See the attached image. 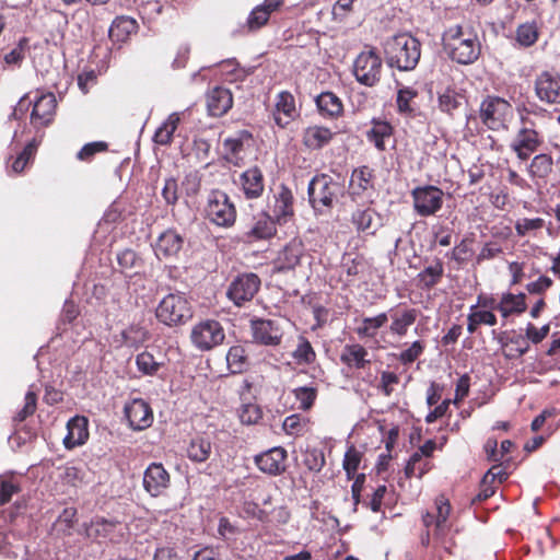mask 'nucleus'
<instances>
[{
	"mask_svg": "<svg viewBox=\"0 0 560 560\" xmlns=\"http://www.w3.org/2000/svg\"><path fill=\"white\" fill-rule=\"evenodd\" d=\"M442 40L444 49L458 63H472L480 55V42L470 27L451 26L443 33Z\"/></svg>",
	"mask_w": 560,
	"mask_h": 560,
	"instance_id": "nucleus-1",
	"label": "nucleus"
},
{
	"mask_svg": "<svg viewBox=\"0 0 560 560\" xmlns=\"http://www.w3.org/2000/svg\"><path fill=\"white\" fill-rule=\"evenodd\" d=\"M386 62L399 71L413 70L421 56L420 42L408 33H400L388 38L384 44Z\"/></svg>",
	"mask_w": 560,
	"mask_h": 560,
	"instance_id": "nucleus-2",
	"label": "nucleus"
},
{
	"mask_svg": "<svg viewBox=\"0 0 560 560\" xmlns=\"http://www.w3.org/2000/svg\"><path fill=\"white\" fill-rule=\"evenodd\" d=\"M192 307L184 293H168L156 306L158 320L168 327L185 325L192 318Z\"/></svg>",
	"mask_w": 560,
	"mask_h": 560,
	"instance_id": "nucleus-3",
	"label": "nucleus"
},
{
	"mask_svg": "<svg viewBox=\"0 0 560 560\" xmlns=\"http://www.w3.org/2000/svg\"><path fill=\"white\" fill-rule=\"evenodd\" d=\"M342 187L327 174H318L308 184V199L315 211L324 213L332 208Z\"/></svg>",
	"mask_w": 560,
	"mask_h": 560,
	"instance_id": "nucleus-4",
	"label": "nucleus"
},
{
	"mask_svg": "<svg viewBox=\"0 0 560 560\" xmlns=\"http://www.w3.org/2000/svg\"><path fill=\"white\" fill-rule=\"evenodd\" d=\"M383 60L374 48L361 51L353 62L355 80L365 86H375L382 78Z\"/></svg>",
	"mask_w": 560,
	"mask_h": 560,
	"instance_id": "nucleus-5",
	"label": "nucleus"
},
{
	"mask_svg": "<svg viewBox=\"0 0 560 560\" xmlns=\"http://www.w3.org/2000/svg\"><path fill=\"white\" fill-rule=\"evenodd\" d=\"M205 213L211 223L221 228H230L236 220L235 206L222 190H213L209 194Z\"/></svg>",
	"mask_w": 560,
	"mask_h": 560,
	"instance_id": "nucleus-6",
	"label": "nucleus"
},
{
	"mask_svg": "<svg viewBox=\"0 0 560 560\" xmlns=\"http://www.w3.org/2000/svg\"><path fill=\"white\" fill-rule=\"evenodd\" d=\"M56 104V97L52 93L42 94L34 102L25 95L19 101L14 115L23 113L30 105H33L31 124L38 129L48 126L52 121Z\"/></svg>",
	"mask_w": 560,
	"mask_h": 560,
	"instance_id": "nucleus-7",
	"label": "nucleus"
},
{
	"mask_svg": "<svg viewBox=\"0 0 560 560\" xmlns=\"http://www.w3.org/2000/svg\"><path fill=\"white\" fill-rule=\"evenodd\" d=\"M225 332L222 325L215 319H203L192 326L190 340L200 351H210L223 343Z\"/></svg>",
	"mask_w": 560,
	"mask_h": 560,
	"instance_id": "nucleus-8",
	"label": "nucleus"
},
{
	"mask_svg": "<svg viewBox=\"0 0 560 560\" xmlns=\"http://www.w3.org/2000/svg\"><path fill=\"white\" fill-rule=\"evenodd\" d=\"M511 115V104L499 96H488L480 104V119L491 130L505 128L506 120Z\"/></svg>",
	"mask_w": 560,
	"mask_h": 560,
	"instance_id": "nucleus-9",
	"label": "nucleus"
},
{
	"mask_svg": "<svg viewBox=\"0 0 560 560\" xmlns=\"http://www.w3.org/2000/svg\"><path fill=\"white\" fill-rule=\"evenodd\" d=\"M260 279L256 273L247 272L235 277L226 290V296L236 306H243L253 300L260 288Z\"/></svg>",
	"mask_w": 560,
	"mask_h": 560,
	"instance_id": "nucleus-10",
	"label": "nucleus"
},
{
	"mask_svg": "<svg viewBox=\"0 0 560 560\" xmlns=\"http://www.w3.org/2000/svg\"><path fill=\"white\" fill-rule=\"evenodd\" d=\"M415 211L420 217L434 215L443 205V191L435 186L417 187L411 192Z\"/></svg>",
	"mask_w": 560,
	"mask_h": 560,
	"instance_id": "nucleus-11",
	"label": "nucleus"
},
{
	"mask_svg": "<svg viewBox=\"0 0 560 560\" xmlns=\"http://www.w3.org/2000/svg\"><path fill=\"white\" fill-rule=\"evenodd\" d=\"M84 532L91 539H109L118 542L124 537V526L114 518L96 516L90 523L84 524Z\"/></svg>",
	"mask_w": 560,
	"mask_h": 560,
	"instance_id": "nucleus-12",
	"label": "nucleus"
},
{
	"mask_svg": "<svg viewBox=\"0 0 560 560\" xmlns=\"http://www.w3.org/2000/svg\"><path fill=\"white\" fill-rule=\"evenodd\" d=\"M535 94L546 104H560V74L544 71L535 80Z\"/></svg>",
	"mask_w": 560,
	"mask_h": 560,
	"instance_id": "nucleus-13",
	"label": "nucleus"
},
{
	"mask_svg": "<svg viewBox=\"0 0 560 560\" xmlns=\"http://www.w3.org/2000/svg\"><path fill=\"white\" fill-rule=\"evenodd\" d=\"M170 483V474L161 463H151L143 472V488L151 497L162 495Z\"/></svg>",
	"mask_w": 560,
	"mask_h": 560,
	"instance_id": "nucleus-14",
	"label": "nucleus"
},
{
	"mask_svg": "<svg viewBox=\"0 0 560 560\" xmlns=\"http://www.w3.org/2000/svg\"><path fill=\"white\" fill-rule=\"evenodd\" d=\"M252 330L255 341L265 346H278L283 336L279 319L252 320Z\"/></svg>",
	"mask_w": 560,
	"mask_h": 560,
	"instance_id": "nucleus-15",
	"label": "nucleus"
},
{
	"mask_svg": "<svg viewBox=\"0 0 560 560\" xmlns=\"http://www.w3.org/2000/svg\"><path fill=\"white\" fill-rule=\"evenodd\" d=\"M541 142L540 136L535 129L524 126L517 131L510 148L520 160L525 161L539 148Z\"/></svg>",
	"mask_w": 560,
	"mask_h": 560,
	"instance_id": "nucleus-16",
	"label": "nucleus"
},
{
	"mask_svg": "<svg viewBox=\"0 0 560 560\" xmlns=\"http://www.w3.org/2000/svg\"><path fill=\"white\" fill-rule=\"evenodd\" d=\"M387 315L388 318L390 319V325L388 327L389 332L393 336L401 338L407 335L409 328L416 323L419 315V311L413 307L397 306L390 308Z\"/></svg>",
	"mask_w": 560,
	"mask_h": 560,
	"instance_id": "nucleus-17",
	"label": "nucleus"
},
{
	"mask_svg": "<svg viewBox=\"0 0 560 560\" xmlns=\"http://www.w3.org/2000/svg\"><path fill=\"white\" fill-rule=\"evenodd\" d=\"M270 217L277 222H287L293 215V195L285 185H280L269 203Z\"/></svg>",
	"mask_w": 560,
	"mask_h": 560,
	"instance_id": "nucleus-18",
	"label": "nucleus"
},
{
	"mask_svg": "<svg viewBox=\"0 0 560 560\" xmlns=\"http://www.w3.org/2000/svg\"><path fill=\"white\" fill-rule=\"evenodd\" d=\"M287 451L283 447H273L257 455L255 463L258 468L266 474L278 476L285 470Z\"/></svg>",
	"mask_w": 560,
	"mask_h": 560,
	"instance_id": "nucleus-19",
	"label": "nucleus"
},
{
	"mask_svg": "<svg viewBox=\"0 0 560 560\" xmlns=\"http://www.w3.org/2000/svg\"><path fill=\"white\" fill-rule=\"evenodd\" d=\"M125 413L133 430H144L152 424V410L143 399H133L125 407Z\"/></svg>",
	"mask_w": 560,
	"mask_h": 560,
	"instance_id": "nucleus-20",
	"label": "nucleus"
},
{
	"mask_svg": "<svg viewBox=\"0 0 560 560\" xmlns=\"http://www.w3.org/2000/svg\"><path fill=\"white\" fill-rule=\"evenodd\" d=\"M305 257V247L300 238L291 240L278 254L277 266L279 270H292L301 265Z\"/></svg>",
	"mask_w": 560,
	"mask_h": 560,
	"instance_id": "nucleus-21",
	"label": "nucleus"
},
{
	"mask_svg": "<svg viewBox=\"0 0 560 560\" xmlns=\"http://www.w3.org/2000/svg\"><path fill=\"white\" fill-rule=\"evenodd\" d=\"M233 105V96L229 89L215 86L207 94L208 113L213 117L225 115Z\"/></svg>",
	"mask_w": 560,
	"mask_h": 560,
	"instance_id": "nucleus-22",
	"label": "nucleus"
},
{
	"mask_svg": "<svg viewBox=\"0 0 560 560\" xmlns=\"http://www.w3.org/2000/svg\"><path fill=\"white\" fill-rule=\"evenodd\" d=\"M340 361L351 370H364L372 362L370 352L360 343L346 345L341 351Z\"/></svg>",
	"mask_w": 560,
	"mask_h": 560,
	"instance_id": "nucleus-23",
	"label": "nucleus"
},
{
	"mask_svg": "<svg viewBox=\"0 0 560 560\" xmlns=\"http://www.w3.org/2000/svg\"><path fill=\"white\" fill-rule=\"evenodd\" d=\"M238 184L246 199H256L261 196L265 188L262 172L253 166L240 175Z\"/></svg>",
	"mask_w": 560,
	"mask_h": 560,
	"instance_id": "nucleus-24",
	"label": "nucleus"
},
{
	"mask_svg": "<svg viewBox=\"0 0 560 560\" xmlns=\"http://www.w3.org/2000/svg\"><path fill=\"white\" fill-rule=\"evenodd\" d=\"M298 115L294 96L288 92L282 91L277 95L273 119L275 122L284 128Z\"/></svg>",
	"mask_w": 560,
	"mask_h": 560,
	"instance_id": "nucleus-25",
	"label": "nucleus"
},
{
	"mask_svg": "<svg viewBox=\"0 0 560 560\" xmlns=\"http://www.w3.org/2000/svg\"><path fill=\"white\" fill-rule=\"evenodd\" d=\"M67 431L63 438V445L67 450L84 444L89 438L88 419L82 416L71 418L67 423Z\"/></svg>",
	"mask_w": 560,
	"mask_h": 560,
	"instance_id": "nucleus-26",
	"label": "nucleus"
},
{
	"mask_svg": "<svg viewBox=\"0 0 560 560\" xmlns=\"http://www.w3.org/2000/svg\"><path fill=\"white\" fill-rule=\"evenodd\" d=\"M373 189V170L369 166L354 168L349 184V194L357 201L365 191Z\"/></svg>",
	"mask_w": 560,
	"mask_h": 560,
	"instance_id": "nucleus-27",
	"label": "nucleus"
},
{
	"mask_svg": "<svg viewBox=\"0 0 560 560\" xmlns=\"http://www.w3.org/2000/svg\"><path fill=\"white\" fill-rule=\"evenodd\" d=\"M184 240L179 233L174 230L163 232L155 244V254L158 258L173 257L179 253Z\"/></svg>",
	"mask_w": 560,
	"mask_h": 560,
	"instance_id": "nucleus-28",
	"label": "nucleus"
},
{
	"mask_svg": "<svg viewBox=\"0 0 560 560\" xmlns=\"http://www.w3.org/2000/svg\"><path fill=\"white\" fill-rule=\"evenodd\" d=\"M282 0H265L262 4L255 7L247 19L249 30H258L264 26L272 12L279 9Z\"/></svg>",
	"mask_w": 560,
	"mask_h": 560,
	"instance_id": "nucleus-29",
	"label": "nucleus"
},
{
	"mask_svg": "<svg viewBox=\"0 0 560 560\" xmlns=\"http://www.w3.org/2000/svg\"><path fill=\"white\" fill-rule=\"evenodd\" d=\"M332 135L329 128L310 126L303 131V143L311 150H318L330 142Z\"/></svg>",
	"mask_w": 560,
	"mask_h": 560,
	"instance_id": "nucleus-30",
	"label": "nucleus"
},
{
	"mask_svg": "<svg viewBox=\"0 0 560 560\" xmlns=\"http://www.w3.org/2000/svg\"><path fill=\"white\" fill-rule=\"evenodd\" d=\"M526 295L525 293L512 294L504 293L497 305H491L493 310H498L503 317H509L511 314H521L526 311Z\"/></svg>",
	"mask_w": 560,
	"mask_h": 560,
	"instance_id": "nucleus-31",
	"label": "nucleus"
},
{
	"mask_svg": "<svg viewBox=\"0 0 560 560\" xmlns=\"http://www.w3.org/2000/svg\"><path fill=\"white\" fill-rule=\"evenodd\" d=\"M137 22L132 18L129 16H117L108 31L109 38L113 42L122 43L125 42L130 34L137 31Z\"/></svg>",
	"mask_w": 560,
	"mask_h": 560,
	"instance_id": "nucleus-32",
	"label": "nucleus"
},
{
	"mask_svg": "<svg viewBox=\"0 0 560 560\" xmlns=\"http://www.w3.org/2000/svg\"><path fill=\"white\" fill-rule=\"evenodd\" d=\"M319 113L326 117H338L343 109L341 100L332 92H323L316 100Z\"/></svg>",
	"mask_w": 560,
	"mask_h": 560,
	"instance_id": "nucleus-33",
	"label": "nucleus"
},
{
	"mask_svg": "<svg viewBox=\"0 0 560 560\" xmlns=\"http://www.w3.org/2000/svg\"><path fill=\"white\" fill-rule=\"evenodd\" d=\"M388 322L387 313L383 312L373 317H364L354 331L360 338H374L377 330Z\"/></svg>",
	"mask_w": 560,
	"mask_h": 560,
	"instance_id": "nucleus-34",
	"label": "nucleus"
},
{
	"mask_svg": "<svg viewBox=\"0 0 560 560\" xmlns=\"http://www.w3.org/2000/svg\"><path fill=\"white\" fill-rule=\"evenodd\" d=\"M212 446L208 438L196 436L190 440L187 446V457L195 463H203L211 455Z\"/></svg>",
	"mask_w": 560,
	"mask_h": 560,
	"instance_id": "nucleus-35",
	"label": "nucleus"
},
{
	"mask_svg": "<svg viewBox=\"0 0 560 560\" xmlns=\"http://www.w3.org/2000/svg\"><path fill=\"white\" fill-rule=\"evenodd\" d=\"M553 160L547 153L537 154L527 166L528 175L533 179H546L552 172Z\"/></svg>",
	"mask_w": 560,
	"mask_h": 560,
	"instance_id": "nucleus-36",
	"label": "nucleus"
},
{
	"mask_svg": "<svg viewBox=\"0 0 560 560\" xmlns=\"http://www.w3.org/2000/svg\"><path fill=\"white\" fill-rule=\"evenodd\" d=\"M180 121L179 113H172L165 121L156 129L153 141L160 145H167L172 142L173 135Z\"/></svg>",
	"mask_w": 560,
	"mask_h": 560,
	"instance_id": "nucleus-37",
	"label": "nucleus"
},
{
	"mask_svg": "<svg viewBox=\"0 0 560 560\" xmlns=\"http://www.w3.org/2000/svg\"><path fill=\"white\" fill-rule=\"evenodd\" d=\"M276 233L275 220L268 214L257 220L255 224L246 232L248 242L266 240Z\"/></svg>",
	"mask_w": 560,
	"mask_h": 560,
	"instance_id": "nucleus-38",
	"label": "nucleus"
},
{
	"mask_svg": "<svg viewBox=\"0 0 560 560\" xmlns=\"http://www.w3.org/2000/svg\"><path fill=\"white\" fill-rule=\"evenodd\" d=\"M392 126L386 121L373 120L372 128L366 132V138L373 142L375 148L380 151L385 150V139L392 136Z\"/></svg>",
	"mask_w": 560,
	"mask_h": 560,
	"instance_id": "nucleus-39",
	"label": "nucleus"
},
{
	"mask_svg": "<svg viewBox=\"0 0 560 560\" xmlns=\"http://www.w3.org/2000/svg\"><path fill=\"white\" fill-rule=\"evenodd\" d=\"M375 212L372 209H358L352 214V222L358 231L365 234H374L378 224L374 220Z\"/></svg>",
	"mask_w": 560,
	"mask_h": 560,
	"instance_id": "nucleus-40",
	"label": "nucleus"
},
{
	"mask_svg": "<svg viewBox=\"0 0 560 560\" xmlns=\"http://www.w3.org/2000/svg\"><path fill=\"white\" fill-rule=\"evenodd\" d=\"M226 364L231 373H242L247 366V357L242 346H233L226 354Z\"/></svg>",
	"mask_w": 560,
	"mask_h": 560,
	"instance_id": "nucleus-41",
	"label": "nucleus"
},
{
	"mask_svg": "<svg viewBox=\"0 0 560 560\" xmlns=\"http://www.w3.org/2000/svg\"><path fill=\"white\" fill-rule=\"evenodd\" d=\"M444 269L443 265L440 260H438L434 265L425 267L421 272H419L418 278L424 289H431L436 285L442 276Z\"/></svg>",
	"mask_w": 560,
	"mask_h": 560,
	"instance_id": "nucleus-42",
	"label": "nucleus"
},
{
	"mask_svg": "<svg viewBox=\"0 0 560 560\" xmlns=\"http://www.w3.org/2000/svg\"><path fill=\"white\" fill-rule=\"evenodd\" d=\"M292 394L298 402V409L306 411L310 410L317 397V388L313 386H300L292 390Z\"/></svg>",
	"mask_w": 560,
	"mask_h": 560,
	"instance_id": "nucleus-43",
	"label": "nucleus"
},
{
	"mask_svg": "<svg viewBox=\"0 0 560 560\" xmlns=\"http://www.w3.org/2000/svg\"><path fill=\"white\" fill-rule=\"evenodd\" d=\"M292 357L298 364H312L316 359V353L307 339L301 337Z\"/></svg>",
	"mask_w": 560,
	"mask_h": 560,
	"instance_id": "nucleus-44",
	"label": "nucleus"
},
{
	"mask_svg": "<svg viewBox=\"0 0 560 560\" xmlns=\"http://www.w3.org/2000/svg\"><path fill=\"white\" fill-rule=\"evenodd\" d=\"M538 38V27L535 22H526L518 25L516 30V40L521 46L529 47Z\"/></svg>",
	"mask_w": 560,
	"mask_h": 560,
	"instance_id": "nucleus-45",
	"label": "nucleus"
},
{
	"mask_svg": "<svg viewBox=\"0 0 560 560\" xmlns=\"http://www.w3.org/2000/svg\"><path fill=\"white\" fill-rule=\"evenodd\" d=\"M244 138H249V133L247 131H241L237 135L225 138L223 140V150L229 160L237 158L238 154L243 151Z\"/></svg>",
	"mask_w": 560,
	"mask_h": 560,
	"instance_id": "nucleus-46",
	"label": "nucleus"
},
{
	"mask_svg": "<svg viewBox=\"0 0 560 560\" xmlns=\"http://www.w3.org/2000/svg\"><path fill=\"white\" fill-rule=\"evenodd\" d=\"M462 96L455 90L446 89L439 94V108L447 114H452L460 105Z\"/></svg>",
	"mask_w": 560,
	"mask_h": 560,
	"instance_id": "nucleus-47",
	"label": "nucleus"
},
{
	"mask_svg": "<svg viewBox=\"0 0 560 560\" xmlns=\"http://www.w3.org/2000/svg\"><path fill=\"white\" fill-rule=\"evenodd\" d=\"M36 152V143L35 141H31L25 145V148L20 152V154L14 159L11 168L15 174H20L24 171L30 161L34 158Z\"/></svg>",
	"mask_w": 560,
	"mask_h": 560,
	"instance_id": "nucleus-48",
	"label": "nucleus"
},
{
	"mask_svg": "<svg viewBox=\"0 0 560 560\" xmlns=\"http://www.w3.org/2000/svg\"><path fill=\"white\" fill-rule=\"evenodd\" d=\"M303 463L310 471L319 472L325 465L324 453L318 448L306 450Z\"/></svg>",
	"mask_w": 560,
	"mask_h": 560,
	"instance_id": "nucleus-49",
	"label": "nucleus"
},
{
	"mask_svg": "<svg viewBox=\"0 0 560 560\" xmlns=\"http://www.w3.org/2000/svg\"><path fill=\"white\" fill-rule=\"evenodd\" d=\"M424 349L425 346L423 341L416 340L407 349L399 353L398 360L404 365L411 364L423 353Z\"/></svg>",
	"mask_w": 560,
	"mask_h": 560,
	"instance_id": "nucleus-50",
	"label": "nucleus"
},
{
	"mask_svg": "<svg viewBox=\"0 0 560 560\" xmlns=\"http://www.w3.org/2000/svg\"><path fill=\"white\" fill-rule=\"evenodd\" d=\"M136 364L139 371L147 375H154L160 368V363L156 362L154 357L147 351L137 355Z\"/></svg>",
	"mask_w": 560,
	"mask_h": 560,
	"instance_id": "nucleus-51",
	"label": "nucleus"
},
{
	"mask_svg": "<svg viewBox=\"0 0 560 560\" xmlns=\"http://www.w3.org/2000/svg\"><path fill=\"white\" fill-rule=\"evenodd\" d=\"M545 225V221L541 218L534 219H520L515 222V231L517 236H525L527 233L532 231H537L542 229Z\"/></svg>",
	"mask_w": 560,
	"mask_h": 560,
	"instance_id": "nucleus-52",
	"label": "nucleus"
},
{
	"mask_svg": "<svg viewBox=\"0 0 560 560\" xmlns=\"http://www.w3.org/2000/svg\"><path fill=\"white\" fill-rule=\"evenodd\" d=\"M450 511H451V505L448 504V502L444 501V500H439L436 501V512L438 514L435 515L436 517V521H435V534L438 536H441L444 534V530H445V527H446V521H447V517L450 515Z\"/></svg>",
	"mask_w": 560,
	"mask_h": 560,
	"instance_id": "nucleus-53",
	"label": "nucleus"
},
{
	"mask_svg": "<svg viewBox=\"0 0 560 560\" xmlns=\"http://www.w3.org/2000/svg\"><path fill=\"white\" fill-rule=\"evenodd\" d=\"M305 428V420L300 415L288 416L282 423L283 431L289 435H300Z\"/></svg>",
	"mask_w": 560,
	"mask_h": 560,
	"instance_id": "nucleus-54",
	"label": "nucleus"
},
{
	"mask_svg": "<svg viewBox=\"0 0 560 560\" xmlns=\"http://www.w3.org/2000/svg\"><path fill=\"white\" fill-rule=\"evenodd\" d=\"M422 458L420 453H413L406 467H405V475L407 478L411 477H422V475L427 471L425 465H421Z\"/></svg>",
	"mask_w": 560,
	"mask_h": 560,
	"instance_id": "nucleus-55",
	"label": "nucleus"
},
{
	"mask_svg": "<svg viewBox=\"0 0 560 560\" xmlns=\"http://www.w3.org/2000/svg\"><path fill=\"white\" fill-rule=\"evenodd\" d=\"M28 40L23 37L19 40L18 45L4 56V62L7 65H20L25 58V51Z\"/></svg>",
	"mask_w": 560,
	"mask_h": 560,
	"instance_id": "nucleus-56",
	"label": "nucleus"
},
{
	"mask_svg": "<svg viewBox=\"0 0 560 560\" xmlns=\"http://www.w3.org/2000/svg\"><path fill=\"white\" fill-rule=\"evenodd\" d=\"M20 488L11 478H0V505L8 503L12 495L19 492Z\"/></svg>",
	"mask_w": 560,
	"mask_h": 560,
	"instance_id": "nucleus-57",
	"label": "nucleus"
},
{
	"mask_svg": "<svg viewBox=\"0 0 560 560\" xmlns=\"http://www.w3.org/2000/svg\"><path fill=\"white\" fill-rule=\"evenodd\" d=\"M261 418V411L258 406L247 404L240 410V420L244 424H254Z\"/></svg>",
	"mask_w": 560,
	"mask_h": 560,
	"instance_id": "nucleus-58",
	"label": "nucleus"
},
{
	"mask_svg": "<svg viewBox=\"0 0 560 560\" xmlns=\"http://www.w3.org/2000/svg\"><path fill=\"white\" fill-rule=\"evenodd\" d=\"M361 462V455L360 453L354 448L350 447L343 458V469L346 470L348 477L350 478L351 475H353Z\"/></svg>",
	"mask_w": 560,
	"mask_h": 560,
	"instance_id": "nucleus-59",
	"label": "nucleus"
},
{
	"mask_svg": "<svg viewBox=\"0 0 560 560\" xmlns=\"http://www.w3.org/2000/svg\"><path fill=\"white\" fill-rule=\"evenodd\" d=\"M549 331V324H546L542 327L537 328L534 324L528 323L525 329L526 338L535 345L541 342L548 336Z\"/></svg>",
	"mask_w": 560,
	"mask_h": 560,
	"instance_id": "nucleus-60",
	"label": "nucleus"
},
{
	"mask_svg": "<svg viewBox=\"0 0 560 560\" xmlns=\"http://www.w3.org/2000/svg\"><path fill=\"white\" fill-rule=\"evenodd\" d=\"M36 394L28 390L25 395V402L23 408L16 413L15 420L24 421L27 417L32 416L36 410Z\"/></svg>",
	"mask_w": 560,
	"mask_h": 560,
	"instance_id": "nucleus-61",
	"label": "nucleus"
},
{
	"mask_svg": "<svg viewBox=\"0 0 560 560\" xmlns=\"http://www.w3.org/2000/svg\"><path fill=\"white\" fill-rule=\"evenodd\" d=\"M162 197L167 205H175L178 200V185L175 178L170 177L165 179L162 189Z\"/></svg>",
	"mask_w": 560,
	"mask_h": 560,
	"instance_id": "nucleus-62",
	"label": "nucleus"
},
{
	"mask_svg": "<svg viewBox=\"0 0 560 560\" xmlns=\"http://www.w3.org/2000/svg\"><path fill=\"white\" fill-rule=\"evenodd\" d=\"M399 382V377L389 371H383L381 373V383L378 388L384 396L389 397L393 394V385Z\"/></svg>",
	"mask_w": 560,
	"mask_h": 560,
	"instance_id": "nucleus-63",
	"label": "nucleus"
},
{
	"mask_svg": "<svg viewBox=\"0 0 560 560\" xmlns=\"http://www.w3.org/2000/svg\"><path fill=\"white\" fill-rule=\"evenodd\" d=\"M416 95L417 93L409 88L400 89L398 91L396 103L400 113L411 112L409 103Z\"/></svg>",
	"mask_w": 560,
	"mask_h": 560,
	"instance_id": "nucleus-64",
	"label": "nucleus"
}]
</instances>
